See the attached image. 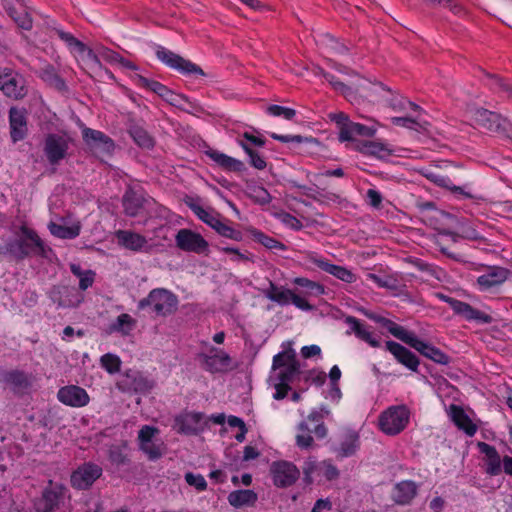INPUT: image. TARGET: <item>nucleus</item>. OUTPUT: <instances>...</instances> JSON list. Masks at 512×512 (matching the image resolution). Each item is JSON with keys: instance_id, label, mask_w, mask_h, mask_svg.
<instances>
[{"instance_id": "nucleus-1", "label": "nucleus", "mask_w": 512, "mask_h": 512, "mask_svg": "<svg viewBox=\"0 0 512 512\" xmlns=\"http://www.w3.org/2000/svg\"><path fill=\"white\" fill-rule=\"evenodd\" d=\"M366 316L380 324L383 328H386L394 337L433 362L441 365H448L451 362L450 356L442 350L422 341L414 332L407 331L403 326L398 325L394 321L375 313H366Z\"/></svg>"}, {"instance_id": "nucleus-2", "label": "nucleus", "mask_w": 512, "mask_h": 512, "mask_svg": "<svg viewBox=\"0 0 512 512\" xmlns=\"http://www.w3.org/2000/svg\"><path fill=\"white\" fill-rule=\"evenodd\" d=\"M329 414L328 410H313L306 420L300 422L297 426L296 445L300 449H310L314 446L312 433L317 439H324L328 430L324 424V418Z\"/></svg>"}, {"instance_id": "nucleus-3", "label": "nucleus", "mask_w": 512, "mask_h": 512, "mask_svg": "<svg viewBox=\"0 0 512 512\" xmlns=\"http://www.w3.org/2000/svg\"><path fill=\"white\" fill-rule=\"evenodd\" d=\"M178 297L165 288L152 289L148 296L138 302V309L149 308L157 317H167L178 309Z\"/></svg>"}, {"instance_id": "nucleus-4", "label": "nucleus", "mask_w": 512, "mask_h": 512, "mask_svg": "<svg viewBox=\"0 0 512 512\" xmlns=\"http://www.w3.org/2000/svg\"><path fill=\"white\" fill-rule=\"evenodd\" d=\"M20 230L25 239L9 241L7 248L9 255L16 261L24 260L31 252L46 257L47 249L37 233L26 225L21 226Z\"/></svg>"}, {"instance_id": "nucleus-5", "label": "nucleus", "mask_w": 512, "mask_h": 512, "mask_svg": "<svg viewBox=\"0 0 512 512\" xmlns=\"http://www.w3.org/2000/svg\"><path fill=\"white\" fill-rule=\"evenodd\" d=\"M134 79L137 86L157 94L161 99L176 108L183 111H188L189 108H195V104L192 103L187 96L175 93L156 80L148 79L140 74H136Z\"/></svg>"}, {"instance_id": "nucleus-6", "label": "nucleus", "mask_w": 512, "mask_h": 512, "mask_svg": "<svg viewBox=\"0 0 512 512\" xmlns=\"http://www.w3.org/2000/svg\"><path fill=\"white\" fill-rule=\"evenodd\" d=\"M410 411L405 405L392 406L379 416V428L386 435L401 433L409 423Z\"/></svg>"}, {"instance_id": "nucleus-7", "label": "nucleus", "mask_w": 512, "mask_h": 512, "mask_svg": "<svg viewBox=\"0 0 512 512\" xmlns=\"http://www.w3.org/2000/svg\"><path fill=\"white\" fill-rule=\"evenodd\" d=\"M474 119L487 131L512 139V122L501 114L485 108H477L474 112Z\"/></svg>"}, {"instance_id": "nucleus-8", "label": "nucleus", "mask_w": 512, "mask_h": 512, "mask_svg": "<svg viewBox=\"0 0 512 512\" xmlns=\"http://www.w3.org/2000/svg\"><path fill=\"white\" fill-rule=\"evenodd\" d=\"M329 118L337 124L340 142L353 141L355 136L373 137L377 131L374 125L367 126L351 121L343 112L331 113Z\"/></svg>"}, {"instance_id": "nucleus-9", "label": "nucleus", "mask_w": 512, "mask_h": 512, "mask_svg": "<svg viewBox=\"0 0 512 512\" xmlns=\"http://www.w3.org/2000/svg\"><path fill=\"white\" fill-rule=\"evenodd\" d=\"M0 91L14 100H21L28 93L24 77L9 67H0Z\"/></svg>"}, {"instance_id": "nucleus-10", "label": "nucleus", "mask_w": 512, "mask_h": 512, "mask_svg": "<svg viewBox=\"0 0 512 512\" xmlns=\"http://www.w3.org/2000/svg\"><path fill=\"white\" fill-rule=\"evenodd\" d=\"M156 56L157 58L167 65L168 67L177 70L181 74L184 75H200L205 76V72L202 70L200 66L187 60L176 54L163 46H156Z\"/></svg>"}, {"instance_id": "nucleus-11", "label": "nucleus", "mask_w": 512, "mask_h": 512, "mask_svg": "<svg viewBox=\"0 0 512 512\" xmlns=\"http://www.w3.org/2000/svg\"><path fill=\"white\" fill-rule=\"evenodd\" d=\"M71 138L66 134L49 133L44 140V153L51 165H57L68 155Z\"/></svg>"}, {"instance_id": "nucleus-12", "label": "nucleus", "mask_w": 512, "mask_h": 512, "mask_svg": "<svg viewBox=\"0 0 512 512\" xmlns=\"http://www.w3.org/2000/svg\"><path fill=\"white\" fill-rule=\"evenodd\" d=\"M65 487L61 484L48 481L41 496L34 502L36 512H55L64 498Z\"/></svg>"}, {"instance_id": "nucleus-13", "label": "nucleus", "mask_w": 512, "mask_h": 512, "mask_svg": "<svg viewBox=\"0 0 512 512\" xmlns=\"http://www.w3.org/2000/svg\"><path fill=\"white\" fill-rule=\"evenodd\" d=\"M103 474L100 465L94 462H84L70 476L71 486L77 490H88Z\"/></svg>"}, {"instance_id": "nucleus-14", "label": "nucleus", "mask_w": 512, "mask_h": 512, "mask_svg": "<svg viewBox=\"0 0 512 512\" xmlns=\"http://www.w3.org/2000/svg\"><path fill=\"white\" fill-rule=\"evenodd\" d=\"M201 367L212 373H226L233 369L232 358L222 349L212 347L210 354L200 353L198 355Z\"/></svg>"}, {"instance_id": "nucleus-15", "label": "nucleus", "mask_w": 512, "mask_h": 512, "mask_svg": "<svg viewBox=\"0 0 512 512\" xmlns=\"http://www.w3.org/2000/svg\"><path fill=\"white\" fill-rule=\"evenodd\" d=\"M50 300L61 308L78 307L84 296L75 288L66 285H54L47 293Z\"/></svg>"}, {"instance_id": "nucleus-16", "label": "nucleus", "mask_w": 512, "mask_h": 512, "mask_svg": "<svg viewBox=\"0 0 512 512\" xmlns=\"http://www.w3.org/2000/svg\"><path fill=\"white\" fill-rule=\"evenodd\" d=\"M439 297L445 301L456 315L463 317L467 321H476L483 324H490L493 322L492 316L475 309L470 304L462 302L450 296L440 294Z\"/></svg>"}, {"instance_id": "nucleus-17", "label": "nucleus", "mask_w": 512, "mask_h": 512, "mask_svg": "<svg viewBox=\"0 0 512 512\" xmlns=\"http://www.w3.org/2000/svg\"><path fill=\"white\" fill-rule=\"evenodd\" d=\"M154 381L149 379L140 371L129 370L117 383L118 388L123 392H134L146 394L154 388Z\"/></svg>"}, {"instance_id": "nucleus-18", "label": "nucleus", "mask_w": 512, "mask_h": 512, "mask_svg": "<svg viewBox=\"0 0 512 512\" xmlns=\"http://www.w3.org/2000/svg\"><path fill=\"white\" fill-rule=\"evenodd\" d=\"M175 242L180 250L196 254L205 253L209 247L201 234L190 229H180L175 236Z\"/></svg>"}, {"instance_id": "nucleus-19", "label": "nucleus", "mask_w": 512, "mask_h": 512, "mask_svg": "<svg viewBox=\"0 0 512 512\" xmlns=\"http://www.w3.org/2000/svg\"><path fill=\"white\" fill-rule=\"evenodd\" d=\"M273 483L279 488L292 486L299 478L298 468L288 461H277L271 466Z\"/></svg>"}, {"instance_id": "nucleus-20", "label": "nucleus", "mask_w": 512, "mask_h": 512, "mask_svg": "<svg viewBox=\"0 0 512 512\" xmlns=\"http://www.w3.org/2000/svg\"><path fill=\"white\" fill-rule=\"evenodd\" d=\"M10 138L13 143L24 140L28 135V118L25 108L9 109Z\"/></svg>"}, {"instance_id": "nucleus-21", "label": "nucleus", "mask_w": 512, "mask_h": 512, "mask_svg": "<svg viewBox=\"0 0 512 512\" xmlns=\"http://www.w3.org/2000/svg\"><path fill=\"white\" fill-rule=\"evenodd\" d=\"M82 137L88 146L99 152L110 155L115 149L114 140L102 131L86 127L82 130Z\"/></svg>"}, {"instance_id": "nucleus-22", "label": "nucleus", "mask_w": 512, "mask_h": 512, "mask_svg": "<svg viewBox=\"0 0 512 512\" xmlns=\"http://www.w3.org/2000/svg\"><path fill=\"white\" fill-rule=\"evenodd\" d=\"M1 381L10 386L15 394H20L32 387L33 376L23 370L12 369L1 373Z\"/></svg>"}, {"instance_id": "nucleus-23", "label": "nucleus", "mask_w": 512, "mask_h": 512, "mask_svg": "<svg viewBox=\"0 0 512 512\" xmlns=\"http://www.w3.org/2000/svg\"><path fill=\"white\" fill-rule=\"evenodd\" d=\"M57 398L61 403L70 407H84L90 401L86 390L77 385L61 387L58 390Z\"/></svg>"}, {"instance_id": "nucleus-24", "label": "nucleus", "mask_w": 512, "mask_h": 512, "mask_svg": "<svg viewBox=\"0 0 512 512\" xmlns=\"http://www.w3.org/2000/svg\"><path fill=\"white\" fill-rule=\"evenodd\" d=\"M115 236L118 244L128 250L149 253L152 249L147 239L139 233L129 230H118Z\"/></svg>"}, {"instance_id": "nucleus-25", "label": "nucleus", "mask_w": 512, "mask_h": 512, "mask_svg": "<svg viewBox=\"0 0 512 512\" xmlns=\"http://www.w3.org/2000/svg\"><path fill=\"white\" fill-rule=\"evenodd\" d=\"M386 349L395 357V359L413 372H418L420 364L419 358L408 348L398 342L389 340L386 342Z\"/></svg>"}, {"instance_id": "nucleus-26", "label": "nucleus", "mask_w": 512, "mask_h": 512, "mask_svg": "<svg viewBox=\"0 0 512 512\" xmlns=\"http://www.w3.org/2000/svg\"><path fill=\"white\" fill-rule=\"evenodd\" d=\"M204 418L201 412H186L175 417L177 431L186 435H196L199 432L197 426Z\"/></svg>"}, {"instance_id": "nucleus-27", "label": "nucleus", "mask_w": 512, "mask_h": 512, "mask_svg": "<svg viewBox=\"0 0 512 512\" xmlns=\"http://www.w3.org/2000/svg\"><path fill=\"white\" fill-rule=\"evenodd\" d=\"M477 448L486 456V473L497 476L502 472V458L496 448L485 442H478Z\"/></svg>"}, {"instance_id": "nucleus-28", "label": "nucleus", "mask_w": 512, "mask_h": 512, "mask_svg": "<svg viewBox=\"0 0 512 512\" xmlns=\"http://www.w3.org/2000/svg\"><path fill=\"white\" fill-rule=\"evenodd\" d=\"M206 155L213 160L220 168L228 172H243L246 170L245 164L233 157H230L220 151L209 149Z\"/></svg>"}, {"instance_id": "nucleus-29", "label": "nucleus", "mask_w": 512, "mask_h": 512, "mask_svg": "<svg viewBox=\"0 0 512 512\" xmlns=\"http://www.w3.org/2000/svg\"><path fill=\"white\" fill-rule=\"evenodd\" d=\"M144 201L142 193L128 187L122 197V206L125 214L129 217L139 215L143 209Z\"/></svg>"}, {"instance_id": "nucleus-30", "label": "nucleus", "mask_w": 512, "mask_h": 512, "mask_svg": "<svg viewBox=\"0 0 512 512\" xmlns=\"http://www.w3.org/2000/svg\"><path fill=\"white\" fill-rule=\"evenodd\" d=\"M417 495V485L411 480H405L394 486L392 499L396 504L408 505Z\"/></svg>"}, {"instance_id": "nucleus-31", "label": "nucleus", "mask_w": 512, "mask_h": 512, "mask_svg": "<svg viewBox=\"0 0 512 512\" xmlns=\"http://www.w3.org/2000/svg\"><path fill=\"white\" fill-rule=\"evenodd\" d=\"M345 323L349 325L350 330L347 334L354 333L357 338L368 343L371 347H380V341L376 339L373 334L366 329V326L360 322V320L354 316H346Z\"/></svg>"}, {"instance_id": "nucleus-32", "label": "nucleus", "mask_w": 512, "mask_h": 512, "mask_svg": "<svg viewBox=\"0 0 512 512\" xmlns=\"http://www.w3.org/2000/svg\"><path fill=\"white\" fill-rule=\"evenodd\" d=\"M450 417L457 428L464 431L468 436L472 437L477 432V426L461 406L451 404Z\"/></svg>"}, {"instance_id": "nucleus-33", "label": "nucleus", "mask_w": 512, "mask_h": 512, "mask_svg": "<svg viewBox=\"0 0 512 512\" xmlns=\"http://www.w3.org/2000/svg\"><path fill=\"white\" fill-rule=\"evenodd\" d=\"M228 503L236 508L254 507L258 501V495L250 489L234 490L228 494Z\"/></svg>"}, {"instance_id": "nucleus-34", "label": "nucleus", "mask_w": 512, "mask_h": 512, "mask_svg": "<svg viewBox=\"0 0 512 512\" xmlns=\"http://www.w3.org/2000/svg\"><path fill=\"white\" fill-rule=\"evenodd\" d=\"M508 276V270L501 267H493L487 273L477 278L480 289L488 290L502 284Z\"/></svg>"}, {"instance_id": "nucleus-35", "label": "nucleus", "mask_w": 512, "mask_h": 512, "mask_svg": "<svg viewBox=\"0 0 512 512\" xmlns=\"http://www.w3.org/2000/svg\"><path fill=\"white\" fill-rule=\"evenodd\" d=\"M314 264H316V266L321 270L335 276L336 278L346 283H352L356 280L355 274L343 266L331 264L328 261L322 259L314 260Z\"/></svg>"}, {"instance_id": "nucleus-36", "label": "nucleus", "mask_w": 512, "mask_h": 512, "mask_svg": "<svg viewBox=\"0 0 512 512\" xmlns=\"http://www.w3.org/2000/svg\"><path fill=\"white\" fill-rule=\"evenodd\" d=\"M359 448L360 436L358 432L350 430L345 435L344 440L340 443V446L337 450V457L343 459L354 456Z\"/></svg>"}, {"instance_id": "nucleus-37", "label": "nucleus", "mask_w": 512, "mask_h": 512, "mask_svg": "<svg viewBox=\"0 0 512 512\" xmlns=\"http://www.w3.org/2000/svg\"><path fill=\"white\" fill-rule=\"evenodd\" d=\"M128 133L133 141L143 149H152L155 145L153 137L138 123L131 122Z\"/></svg>"}, {"instance_id": "nucleus-38", "label": "nucleus", "mask_w": 512, "mask_h": 512, "mask_svg": "<svg viewBox=\"0 0 512 512\" xmlns=\"http://www.w3.org/2000/svg\"><path fill=\"white\" fill-rule=\"evenodd\" d=\"M264 294L269 300L286 306L291 302L293 291L269 281V288L264 291Z\"/></svg>"}, {"instance_id": "nucleus-39", "label": "nucleus", "mask_w": 512, "mask_h": 512, "mask_svg": "<svg viewBox=\"0 0 512 512\" xmlns=\"http://www.w3.org/2000/svg\"><path fill=\"white\" fill-rule=\"evenodd\" d=\"M357 149L364 155L374 156L383 159L392 154V150L387 145L377 141H362L357 145Z\"/></svg>"}, {"instance_id": "nucleus-40", "label": "nucleus", "mask_w": 512, "mask_h": 512, "mask_svg": "<svg viewBox=\"0 0 512 512\" xmlns=\"http://www.w3.org/2000/svg\"><path fill=\"white\" fill-rule=\"evenodd\" d=\"M184 202L201 221L211 228H213L214 223L221 217L220 213L215 212L213 209H211V211L204 209L191 197H187Z\"/></svg>"}, {"instance_id": "nucleus-41", "label": "nucleus", "mask_w": 512, "mask_h": 512, "mask_svg": "<svg viewBox=\"0 0 512 512\" xmlns=\"http://www.w3.org/2000/svg\"><path fill=\"white\" fill-rule=\"evenodd\" d=\"M39 77L47 83L49 86L55 88L58 91H66L67 85L64 79L57 73L55 67L51 64H47L38 72Z\"/></svg>"}, {"instance_id": "nucleus-42", "label": "nucleus", "mask_w": 512, "mask_h": 512, "mask_svg": "<svg viewBox=\"0 0 512 512\" xmlns=\"http://www.w3.org/2000/svg\"><path fill=\"white\" fill-rule=\"evenodd\" d=\"M421 174L425 178H427L429 181H431L432 183H434L435 185H437L439 187L448 188V189L452 190L454 193L462 194L468 198L471 197V195L468 193H465L461 187L450 186L451 180L449 177L440 175L439 173H437L436 171H434L432 169L424 168L421 170Z\"/></svg>"}, {"instance_id": "nucleus-43", "label": "nucleus", "mask_w": 512, "mask_h": 512, "mask_svg": "<svg viewBox=\"0 0 512 512\" xmlns=\"http://www.w3.org/2000/svg\"><path fill=\"white\" fill-rule=\"evenodd\" d=\"M293 283L301 287V294L307 297H318L325 293L324 285L305 277H296L294 278Z\"/></svg>"}, {"instance_id": "nucleus-44", "label": "nucleus", "mask_w": 512, "mask_h": 512, "mask_svg": "<svg viewBox=\"0 0 512 512\" xmlns=\"http://www.w3.org/2000/svg\"><path fill=\"white\" fill-rule=\"evenodd\" d=\"M249 232L254 241L260 243L267 249H276V250H286L287 249V246L284 243L278 241L277 239H275L273 237L266 235L265 233L261 232L260 230L252 228L249 230Z\"/></svg>"}, {"instance_id": "nucleus-45", "label": "nucleus", "mask_w": 512, "mask_h": 512, "mask_svg": "<svg viewBox=\"0 0 512 512\" xmlns=\"http://www.w3.org/2000/svg\"><path fill=\"white\" fill-rule=\"evenodd\" d=\"M50 233L61 239H74L80 234V226H64L54 222H51L48 225Z\"/></svg>"}, {"instance_id": "nucleus-46", "label": "nucleus", "mask_w": 512, "mask_h": 512, "mask_svg": "<svg viewBox=\"0 0 512 512\" xmlns=\"http://www.w3.org/2000/svg\"><path fill=\"white\" fill-rule=\"evenodd\" d=\"M136 324V321L126 313L120 314L115 322H113L109 326L110 332H118L122 335L126 336L129 335L130 332L133 330L134 326Z\"/></svg>"}, {"instance_id": "nucleus-47", "label": "nucleus", "mask_w": 512, "mask_h": 512, "mask_svg": "<svg viewBox=\"0 0 512 512\" xmlns=\"http://www.w3.org/2000/svg\"><path fill=\"white\" fill-rule=\"evenodd\" d=\"M229 220L222 221L221 217L214 223L212 229H214L220 236L232 239L235 241H241L243 239V233L240 230H237L230 226Z\"/></svg>"}, {"instance_id": "nucleus-48", "label": "nucleus", "mask_w": 512, "mask_h": 512, "mask_svg": "<svg viewBox=\"0 0 512 512\" xmlns=\"http://www.w3.org/2000/svg\"><path fill=\"white\" fill-rule=\"evenodd\" d=\"M55 32L58 35V37L67 44L71 51L83 54L87 50L86 44L75 38L71 33L65 32L60 29H56Z\"/></svg>"}, {"instance_id": "nucleus-49", "label": "nucleus", "mask_w": 512, "mask_h": 512, "mask_svg": "<svg viewBox=\"0 0 512 512\" xmlns=\"http://www.w3.org/2000/svg\"><path fill=\"white\" fill-rule=\"evenodd\" d=\"M302 372L300 370V362L299 360L291 363L288 367L283 368L277 374V379L281 383H291L295 380L296 377H300Z\"/></svg>"}, {"instance_id": "nucleus-50", "label": "nucleus", "mask_w": 512, "mask_h": 512, "mask_svg": "<svg viewBox=\"0 0 512 512\" xmlns=\"http://www.w3.org/2000/svg\"><path fill=\"white\" fill-rule=\"evenodd\" d=\"M297 360L298 359L293 349L282 351L273 357L272 369L275 371L288 367L291 363Z\"/></svg>"}, {"instance_id": "nucleus-51", "label": "nucleus", "mask_w": 512, "mask_h": 512, "mask_svg": "<svg viewBox=\"0 0 512 512\" xmlns=\"http://www.w3.org/2000/svg\"><path fill=\"white\" fill-rule=\"evenodd\" d=\"M239 145L243 148V150L250 157V165L258 170H263L266 168L267 163L264 158L245 141L238 139Z\"/></svg>"}, {"instance_id": "nucleus-52", "label": "nucleus", "mask_w": 512, "mask_h": 512, "mask_svg": "<svg viewBox=\"0 0 512 512\" xmlns=\"http://www.w3.org/2000/svg\"><path fill=\"white\" fill-rule=\"evenodd\" d=\"M8 14L20 28L24 30L32 28V18L25 10L17 11L15 8H9Z\"/></svg>"}, {"instance_id": "nucleus-53", "label": "nucleus", "mask_w": 512, "mask_h": 512, "mask_svg": "<svg viewBox=\"0 0 512 512\" xmlns=\"http://www.w3.org/2000/svg\"><path fill=\"white\" fill-rule=\"evenodd\" d=\"M108 458L110 462L117 467L125 466L130 464V459L125 453L124 449L120 446H112L109 449Z\"/></svg>"}, {"instance_id": "nucleus-54", "label": "nucleus", "mask_w": 512, "mask_h": 512, "mask_svg": "<svg viewBox=\"0 0 512 512\" xmlns=\"http://www.w3.org/2000/svg\"><path fill=\"white\" fill-rule=\"evenodd\" d=\"M102 367L110 374H114L120 371L121 360L117 355L107 353L104 354L100 359Z\"/></svg>"}, {"instance_id": "nucleus-55", "label": "nucleus", "mask_w": 512, "mask_h": 512, "mask_svg": "<svg viewBox=\"0 0 512 512\" xmlns=\"http://www.w3.org/2000/svg\"><path fill=\"white\" fill-rule=\"evenodd\" d=\"M249 197L260 205H267L272 200L270 193L262 186L251 187Z\"/></svg>"}, {"instance_id": "nucleus-56", "label": "nucleus", "mask_w": 512, "mask_h": 512, "mask_svg": "<svg viewBox=\"0 0 512 512\" xmlns=\"http://www.w3.org/2000/svg\"><path fill=\"white\" fill-rule=\"evenodd\" d=\"M305 195L312 200L324 204L328 202H339L340 201V195L333 193V192H324L322 191H316L313 190V193L305 192Z\"/></svg>"}, {"instance_id": "nucleus-57", "label": "nucleus", "mask_w": 512, "mask_h": 512, "mask_svg": "<svg viewBox=\"0 0 512 512\" xmlns=\"http://www.w3.org/2000/svg\"><path fill=\"white\" fill-rule=\"evenodd\" d=\"M188 485L195 487L197 491H204L207 488V482L201 474L187 472L184 476Z\"/></svg>"}, {"instance_id": "nucleus-58", "label": "nucleus", "mask_w": 512, "mask_h": 512, "mask_svg": "<svg viewBox=\"0 0 512 512\" xmlns=\"http://www.w3.org/2000/svg\"><path fill=\"white\" fill-rule=\"evenodd\" d=\"M368 277L373 280L379 287L387 288L392 291L398 290V282L393 277L382 278L376 274H368Z\"/></svg>"}, {"instance_id": "nucleus-59", "label": "nucleus", "mask_w": 512, "mask_h": 512, "mask_svg": "<svg viewBox=\"0 0 512 512\" xmlns=\"http://www.w3.org/2000/svg\"><path fill=\"white\" fill-rule=\"evenodd\" d=\"M158 432H159V430L156 427L144 425L138 433L140 447L153 442L152 439L155 436V434H157Z\"/></svg>"}, {"instance_id": "nucleus-60", "label": "nucleus", "mask_w": 512, "mask_h": 512, "mask_svg": "<svg viewBox=\"0 0 512 512\" xmlns=\"http://www.w3.org/2000/svg\"><path fill=\"white\" fill-rule=\"evenodd\" d=\"M271 137L274 140H277V141H280V142H283V143H288V142H296V143L314 142V143H317L318 142L315 138L303 137L301 135H280V134H277V133H272Z\"/></svg>"}, {"instance_id": "nucleus-61", "label": "nucleus", "mask_w": 512, "mask_h": 512, "mask_svg": "<svg viewBox=\"0 0 512 512\" xmlns=\"http://www.w3.org/2000/svg\"><path fill=\"white\" fill-rule=\"evenodd\" d=\"M267 112L273 116H283L287 120H291L296 115V111L294 109L279 105L268 106Z\"/></svg>"}, {"instance_id": "nucleus-62", "label": "nucleus", "mask_w": 512, "mask_h": 512, "mask_svg": "<svg viewBox=\"0 0 512 512\" xmlns=\"http://www.w3.org/2000/svg\"><path fill=\"white\" fill-rule=\"evenodd\" d=\"M97 51L99 52L101 58L109 63H119V61L122 60V56L118 52L108 47L99 46Z\"/></svg>"}, {"instance_id": "nucleus-63", "label": "nucleus", "mask_w": 512, "mask_h": 512, "mask_svg": "<svg viewBox=\"0 0 512 512\" xmlns=\"http://www.w3.org/2000/svg\"><path fill=\"white\" fill-rule=\"evenodd\" d=\"M140 449L147 454L149 460L155 461L162 457L160 446L154 442L148 443L147 445L140 447Z\"/></svg>"}, {"instance_id": "nucleus-64", "label": "nucleus", "mask_w": 512, "mask_h": 512, "mask_svg": "<svg viewBox=\"0 0 512 512\" xmlns=\"http://www.w3.org/2000/svg\"><path fill=\"white\" fill-rule=\"evenodd\" d=\"M306 297L307 296H301L299 294H296L293 292V295H292V298H291V302L290 303H293L297 308L303 310V311H311L314 309V306L311 305L307 300H306Z\"/></svg>"}]
</instances>
